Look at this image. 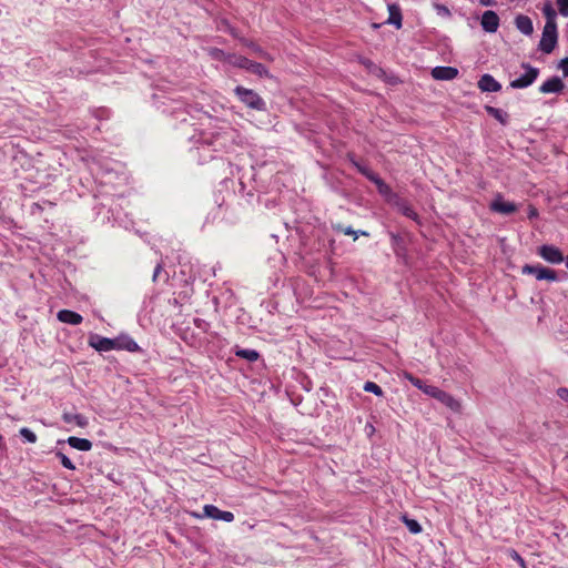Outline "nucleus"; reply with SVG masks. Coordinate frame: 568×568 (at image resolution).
Instances as JSON below:
<instances>
[{"mask_svg": "<svg viewBox=\"0 0 568 568\" xmlns=\"http://www.w3.org/2000/svg\"><path fill=\"white\" fill-rule=\"evenodd\" d=\"M227 62L236 68L244 69L255 75H258L260 78H273V75L270 73L268 69L264 64L252 61L246 57L231 54L227 58Z\"/></svg>", "mask_w": 568, "mask_h": 568, "instance_id": "1", "label": "nucleus"}, {"mask_svg": "<svg viewBox=\"0 0 568 568\" xmlns=\"http://www.w3.org/2000/svg\"><path fill=\"white\" fill-rule=\"evenodd\" d=\"M523 274L535 275L538 281H550L556 282L559 280H567L568 273L562 271L560 274L555 270L542 266L540 264L531 265L525 264L521 268Z\"/></svg>", "mask_w": 568, "mask_h": 568, "instance_id": "2", "label": "nucleus"}, {"mask_svg": "<svg viewBox=\"0 0 568 568\" xmlns=\"http://www.w3.org/2000/svg\"><path fill=\"white\" fill-rule=\"evenodd\" d=\"M234 94L247 108L256 111H266V102L254 90L246 89L237 85L234 89Z\"/></svg>", "mask_w": 568, "mask_h": 568, "instance_id": "3", "label": "nucleus"}, {"mask_svg": "<svg viewBox=\"0 0 568 568\" xmlns=\"http://www.w3.org/2000/svg\"><path fill=\"white\" fill-rule=\"evenodd\" d=\"M520 67L525 70V73L510 81L509 87L513 89H526L530 87L539 75V69L528 62H523Z\"/></svg>", "mask_w": 568, "mask_h": 568, "instance_id": "4", "label": "nucleus"}, {"mask_svg": "<svg viewBox=\"0 0 568 568\" xmlns=\"http://www.w3.org/2000/svg\"><path fill=\"white\" fill-rule=\"evenodd\" d=\"M558 43L557 26H545L538 49L544 53H551Z\"/></svg>", "mask_w": 568, "mask_h": 568, "instance_id": "5", "label": "nucleus"}, {"mask_svg": "<svg viewBox=\"0 0 568 568\" xmlns=\"http://www.w3.org/2000/svg\"><path fill=\"white\" fill-rule=\"evenodd\" d=\"M489 209L493 212H497L504 215H511L518 210L517 205L514 202L505 201L504 196L499 193L491 201Z\"/></svg>", "mask_w": 568, "mask_h": 568, "instance_id": "6", "label": "nucleus"}, {"mask_svg": "<svg viewBox=\"0 0 568 568\" xmlns=\"http://www.w3.org/2000/svg\"><path fill=\"white\" fill-rule=\"evenodd\" d=\"M538 254L547 262L552 264H560L564 262L565 256L562 252L555 245L544 244L538 248Z\"/></svg>", "mask_w": 568, "mask_h": 568, "instance_id": "7", "label": "nucleus"}, {"mask_svg": "<svg viewBox=\"0 0 568 568\" xmlns=\"http://www.w3.org/2000/svg\"><path fill=\"white\" fill-rule=\"evenodd\" d=\"M204 516L214 520H223L231 523L234 520V514L227 510H221L214 505H205L203 507Z\"/></svg>", "mask_w": 568, "mask_h": 568, "instance_id": "8", "label": "nucleus"}, {"mask_svg": "<svg viewBox=\"0 0 568 568\" xmlns=\"http://www.w3.org/2000/svg\"><path fill=\"white\" fill-rule=\"evenodd\" d=\"M499 16L495 11L487 10L483 13L480 24L485 32L495 33L499 28Z\"/></svg>", "mask_w": 568, "mask_h": 568, "instance_id": "9", "label": "nucleus"}, {"mask_svg": "<svg viewBox=\"0 0 568 568\" xmlns=\"http://www.w3.org/2000/svg\"><path fill=\"white\" fill-rule=\"evenodd\" d=\"M377 187L378 193L388 202L393 203L395 199H397L398 194L395 193L392 187L378 175L376 174L371 180Z\"/></svg>", "mask_w": 568, "mask_h": 568, "instance_id": "10", "label": "nucleus"}, {"mask_svg": "<svg viewBox=\"0 0 568 568\" xmlns=\"http://www.w3.org/2000/svg\"><path fill=\"white\" fill-rule=\"evenodd\" d=\"M477 87L481 92L489 93L501 90V84L489 73H485L479 78Z\"/></svg>", "mask_w": 568, "mask_h": 568, "instance_id": "11", "label": "nucleus"}, {"mask_svg": "<svg viewBox=\"0 0 568 568\" xmlns=\"http://www.w3.org/2000/svg\"><path fill=\"white\" fill-rule=\"evenodd\" d=\"M565 89V83L558 75H554L539 87V92L544 94L560 93Z\"/></svg>", "mask_w": 568, "mask_h": 568, "instance_id": "12", "label": "nucleus"}, {"mask_svg": "<svg viewBox=\"0 0 568 568\" xmlns=\"http://www.w3.org/2000/svg\"><path fill=\"white\" fill-rule=\"evenodd\" d=\"M88 344L97 352H109L110 351V337L101 336L97 333H90Z\"/></svg>", "mask_w": 568, "mask_h": 568, "instance_id": "13", "label": "nucleus"}, {"mask_svg": "<svg viewBox=\"0 0 568 568\" xmlns=\"http://www.w3.org/2000/svg\"><path fill=\"white\" fill-rule=\"evenodd\" d=\"M458 75V69L454 67H435L432 70V77L435 80L449 81Z\"/></svg>", "mask_w": 568, "mask_h": 568, "instance_id": "14", "label": "nucleus"}, {"mask_svg": "<svg viewBox=\"0 0 568 568\" xmlns=\"http://www.w3.org/2000/svg\"><path fill=\"white\" fill-rule=\"evenodd\" d=\"M392 205H394L398 210V212H400L404 216L413 221H419L418 214L413 210L409 203L406 200L402 199L399 195L397 196V199L394 200Z\"/></svg>", "mask_w": 568, "mask_h": 568, "instance_id": "15", "label": "nucleus"}, {"mask_svg": "<svg viewBox=\"0 0 568 568\" xmlns=\"http://www.w3.org/2000/svg\"><path fill=\"white\" fill-rule=\"evenodd\" d=\"M57 318L60 322L70 324V325H79L83 321V317L81 314H79L78 312L71 311V310H67V308L60 310L57 313Z\"/></svg>", "mask_w": 568, "mask_h": 568, "instance_id": "16", "label": "nucleus"}, {"mask_svg": "<svg viewBox=\"0 0 568 568\" xmlns=\"http://www.w3.org/2000/svg\"><path fill=\"white\" fill-rule=\"evenodd\" d=\"M388 19L386 23L394 26L396 29H400L403 26V14L397 3H389L388 7Z\"/></svg>", "mask_w": 568, "mask_h": 568, "instance_id": "17", "label": "nucleus"}, {"mask_svg": "<svg viewBox=\"0 0 568 568\" xmlns=\"http://www.w3.org/2000/svg\"><path fill=\"white\" fill-rule=\"evenodd\" d=\"M389 237H390V244H392L395 255L397 257L405 256L406 252H407V247H406V242H405L404 237L400 234L394 233V232H389Z\"/></svg>", "mask_w": 568, "mask_h": 568, "instance_id": "18", "label": "nucleus"}, {"mask_svg": "<svg viewBox=\"0 0 568 568\" xmlns=\"http://www.w3.org/2000/svg\"><path fill=\"white\" fill-rule=\"evenodd\" d=\"M119 351H126L130 353H142V348L138 343L128 334L119 335Z\"/></svg>", "mask_w": 568, "mask_h": 568, "instance_id": "19", "label": "nucleus"}, {"mask_svg": "<svg viewBox=\"0 0 568 568\" xmlns=\"http://www.w3.org/2000/svg\"><path fill=\"white\" fill-rule=\"evenodd\" d=\"M516 28L525 36H531L534 32L532 20L525 14H518L515 18Z\"/></svg>", "mask_w": 568, "mask_h": 568, "instance_id": "20", "label": "nucleus"}, {"mask_svg": "<svg viewBox=\"0 0 568 568\" xmlns=\"http://www.w3.org/2000/svg\"><path fill=\"white\" fill-rule=\"evenodd\" d=\"M240 41L243 45L251 49L255 54H257L258 58L267 61H272L273 58L268 52H266L261 45L255 43L254 41L247 39V38H240Z\"/></svg>", "mask_w": 568, "mask_h": 568, "instance_id": "21", "label": "nucleus"}, {"mask_svg": "<svg viewBox=\"0 0 568 568\" xmlns=\"http://www.w3.org/2000/svg\"><path fill=\"white\" fill-rule=\"evenodd\" d=\"M348 160L356 170L364 175L368 181L373 179L377 173L374 172L368 165L361 161H357L355 155L348 154Z\"/></svg>", "mask_w": 568, "mask_h": 568, "instance_id": "22", "label": "nucleus"}, {"mask_svg": "<svg viewBox=\"0 0 568 568\" xmlns=\"http://www.w3.org/2000/svg\"><path fill=\"white\" fill-rule=\"evenodd\" d=\"M233 352L235 356L246 359L250 363L256 362L261 356L256 349L242 348L239 345L234 346Z\"/></svg>", "mask_w": 568, "mask_h": 568, "instance_id": "23", "label": "nucleus"}, {"mask_svg": "<svg viewBox=\"0 0 568 568\" xmlns=\"http://www.w3.org/2000/svg\"><path fill=\"white\" fill-rule=\"evenodd\" d=\"M437 400L443 403L445 406L450 408L453 412H459L462 405L460 403L449 393L445 390H440L439 395L437 396Z\"/></svg>", "mask_w": 568, "mask_h": 568, "instance_id": "24", "label": "nucleus"}, {"mask_svg": "<svg viewBox=\"0 0 568 568\" xmlns=\"http://www.w3.org/2000/svg\"><path fill=\"white\" fill-rule=\"evenodd\" d=\"M67 443L69 444L70 447L78 449L80 452H89L93 445L91 440L75 436H70L67 439Z\"/></svg>", "mask_w": 568, "mask_h": 568, "instance_id": "25", "label": "nucleus"}, {"mask_svg": "<svg viewBox=\"0 0 568 568\" xmlns=\"http://www.w3.org/2000/svg\"><path fill=\"white\" fill-rule=\"evenodd\" d=\"M485 111L488 115L493 116L495 120H497L501 125H507L509 121V114L498 108L491 106V105H485Z\"/></svg>", "mask_w": 568, "mask_h": 568, "instance_id": "26", "label": "nucleus"}, {"mask_svg": "<svg viewBox=\"0 0 568 568\" xmlns=\"http://www.w3.org/2000/svg\"><path fill=\"white\" fill-rule=\"evenodd\" d=\"M62 420L67 424L75 423L79 427L84 428L89 425V420L82 414H73L69 412H63Z\"/></svg>", "mask_w": 568, "mask_h": 568, "instance_id": "27", "label": "nucleus"}, {"mask_svg": "<svg viewBox=\"0 0 568 568\" xmlns=\"http://www.w3.org/2000/svg\"><path fill=\"white\" fill-rule=\"evenodd\" d=\"M542 13L546 19L545 26H557L556 18L557 11L554 9L550 1H547L542 7Z\"/></svg>", "mask_w": 568, "mask_h": 568, "instance_id": "28", "label": "nucleus"}, {"mask_svg": "<svg viewBox=\"0 0 568 568\" xmlns=\"http://www.w3.org/2000/svg\"><path fill=\"white\" fill-rule=\"evenodd\" d=\"M402 520L409 530V532L414 535H417L423 530L422 525L416 519L409 518L407 515H403Z\"/></svg>", "mask_w": 568, "mask_h": 568, "instance_id": "29", "label": "nucleus"}, {"mask_svg": "<svg viewBox=\"0 0 568 568\" xmlns=\"http://www.w3.org/2000/svg\"><path fill=\"white\" fill-rule=\"evenodd\" d=\"M363 389L365 392H367V393L375 394L376 396H379V397L384 395V392H383L382 387L379 385H377L376 383L371 382V381H368V382H366L364 384Z\"/></svg>", "mask_w": 568, "mask_h": 568, "instance_id": "30", "label": "nucleus"}, {"mask_svg": "<svg viewBox=\"0 0 568 568\" xmlns=\"http://www.w3.org/2000/svg\"><path fill=\"white\" fill-rule=\"evenodd\" d=\"M55 456L59 458L61 465L64 468L70 469V470H74L75 469L74 464L72 463V460L65 454H63L62 452L58 450L55 453Z\"/></svg>", "mask_w": 568, "mask_h": 568, "instance_id": "31", "label": "nucleus"}, {"mask_svg": "<svg viewBox=\"0 0 568 568\" xmlns=\"http://www.w3.org/2000/svg\"><path fill=\"white\" fill-rule=\"evenodd\" d=\"M20 436L28 443H36L37 442V435L28 427H22L19 430Z\"/></svg>", "mask_w": 568, "mask_h": 568, "instance_id": "32", "label": "nucleus"}, {"mask_svg": "<svg viewBox=\"0 0 568 568\" xmlns=\"http://www.w3.org/2000/svg\"><path fill=\"white\" fill-rule=\"evenodd\" d=\"M405 379H407L413 386H415L417 389H422L425 382L416 376H414L412 373L405 372L404 373Z\"/></svg>", "mask_w": 568, "mask_h": 568, "instance_id": "33", "label": "nucleus"}, {"mask_svg": "<svg viewBox=\"0 0 568 568\" xmlns=\"http://www.w3.org/2000/svg\"><path fill=\"white\" fill-rule=\"evenodd\" d=\"M420 390H422L424 394L429 395V396H432L433 398H436V399H437V396L439 395V393H440V390H442V389H440L439 387H437V386H434V385H427V384L425 383Z\"/></svg>", "mask_w": 568, "mask_h": 568, "instance_id": "34", "label": "nucleus"}, {"mask_svg": "<svg viewBox=\"0 0 568 568\" xmlns=\"http://www.w3.org/2000/svg\"><path fill=\"white\" fill-rule=\"evenodd\" d=\"M434 8H435V10H436L438 16L444 17V18H450L452 17V12H450L449 8L446 4L435 3Z\"/></svg>", "mask_w": 568, "mask_h": 568, "instance_id": "35", "label": "nucleus"}, {"mask_svg": "<svg viewBox=\"0 0 568 568\" xmlns=\"http://www.w3.org/2000/svg\"><path fill=\"white\" fill-rule=\"evenodd\" d=\"M558 11L562 17L568 18V0H556Z\"/></svg>", "mask_w": 568, "mask_h": 568, "instance_id": "36", "label": "nucleus"}, {"mask_svg": "<svg viewBox=\"0 0 568 568\" xmlns=\"http://www.w3.org/2000/svg\"><path fill=\"white\" fill-rule=\"evenodd\" d=\"M359 63L364 65L369 72L374 73L375 69H377V64H375L371 59L368 58H359Z\"/></svg>", "mask_w": 568, "mask_h": 568, "instance_id": "37", "label": "nucleus"}, {"mask_svg": "<svg viewBox=\"0 0 568 568\" xmlns=\"http://www.w3.org/2000/svg\"><path fill=\"white\" fill-rule=\"evenodd\" d=\"M558 68H560L562 70L564 77L568 78V57H566L559 61Z\"/></svg>", "mask_w": 568, "mask_h": 568, "instance_id": "38", "label": "nucleus"}, {"mask_svg": "<svg viewBox=\"0 0 568 568\" xmlns=\"http://www.w3.org/2000/svg\"><path fill=\"white\" fill-rule=\"evenodd\" d=\"M338 230H341L345 235H353L354 240L358 239V232L354 231L352 226L341 227L338 226Z\"/></svg>", "mask_w": 568, "mask_h": 568, "instance_id": "39", "label": "nucleus"}, {"mask_svg": "<svg viewBox=\"0 0 568 568\" xmlns=\"http://www.w3.org/2000/svg\"><path fill=\"white\" fill-rule=\"evenodd\" d=\"M510 557L516 560L521 567H525L524 558L514 549L510 550Z\"/></svg>", "mask_w": 568, "mask_h": 568, "instance_id": "40", "label": "nucleus"}, {"mask_svg": "<svg viewBox=\"0 0 568 568\" xmlns=\"http://www.w3.org/2000/svg\"><path fill=\"white\" fill-rule=\"evenodd\" d=\"M384 81L390 85H396V84L400 83L399 78L396 75H393V74L392 75L386 74V78H384Z\"/></svg>", "mask_w": 568, "mask_h": 568, "instance_id": "41", "label": "nucleus"}, {"mask_svg": "<svg viewBox=\"0 0 568 568\" xmlns=\"http://www.w3.org/2000/svg\"><path fill=\"white\" fill-rule=\"evenodd\" d=\"M557 395H558L561 399H564V400L568 402V388H566V387H559V388L557 389Z\"/></svg>", "mask_w": 568, "mask_h": 568, "instance_id": "42", "label": "nucleus"}, {"mask_svg": "<svg viewBox=\"0 0 568 568\" xmlns=\"http://www.w3.org/2000/svg\"><path fill=\"white\" fill-rule=\"evenodd\" d=\"M171 103H174V104H178L179 106H173L171 109H163V112H171V113H174L178 109H180V106L182 105V102L181 101H175L173 99H168Z\"/></svg>", "mask_w": 568, "mask_h": 568, "instance_id": "43", "label": "nucleus"}, {"mask_svg": "<svg viewBox=\"0 0 568 568\" xmlns=\"http://www.w3.org/2000/svg\"><path fill=\"white\" fill-rule=\"evenodd\" d=\"M163 271V266L161 263H158L155 268H154V272H153V276H152V281L155 282L156 278L159 277V275L161 274V272Z\"/></svg>", "mask_w": 568, "mask_h": 568, "instance_id": "44", "label": "nucleus"}, {"mask_svg": "<svg viewBox=\"0 0 568 568\" xmlns=\"http://www.w3.org/2000/svg\"><path fill=\"white\" fill-rule=\"evenodd\" d=\"M374 74L377 75L379 79L384 80V78H386L387 72L383 68L377 65V69H375Z\"/></svg>", "mask_w": 568, "mask_h": 568, "instance_id": "45", "label": "nucleus"}, {"mask_svg": "<svg viewBox=\"0 0 568 568\" xmlns=\"http://www.w3.org/2000/svg\"><path fill=\"white\" fill-rule=\"evenodd\" d=\"M110 351L112 349H116L119 351V336L114 337V338H110Z\"/></svg>", "mask_w": 568, "mask_h": 568, "instance_id": "46", "label": "nucleus"}, {"mask_svg": "<svg viewBox=\"0 0 568 568\" xmlns=\"http://www.w3.org/2000/svg\"><path fill=\"white\" fill-rule=\"evenodd\" d=\"M537 216H538V210L535 206L530 205L529 206V212H528V219L531 220V219H535Z\"/></svg>", "mask_w": 568, "mask_h": 568, "instance_id": "47", "label": "nucleus"}, {"mask_svg": "<svg viewBox=\"0 0 568 568\" xmlns=\"http://www.w3.org/2000/svg\"><path fill=\"white\" fill-rule=\"evenodd\" d=\"M479 3L481 6H485V7L496 6V1L495 0H479Z\"/></svg>", "mask_w": 568, "mask_h": 568, "instance_id": "48", "label": "nucleus"}, {"mask_svg": "<svg viewBox=\"0 0 568 568\" xmlns=\"http://www.w3.org/2000/svg\"><path fill=\"white\" fill-rule=\"evenodd\" d=\"M7 449V445L4 443V438L2 435H0V452H3Z\"/></svg>", "mask_w": 568, "mask_h": 568, "instance_id": "49", "label": "nucleus"}, {"mask_svg": "<svg viewBox=\"0 0 568 568\" xmlns=\"http://www.w3.org/2000/svg\"><path fill=\"white\" fill-rule=\"evenodd\" d=\"M365 429L367 430L368 435H372L375 432V428L372 424H367Z\"/></svg>", "mask_w": 568, "mask_h": 568, "instance_id": "50", "label": "nucleus"}, {"mask_svg": "<svg viewBox=\"0 0 568 568\" xmlns=\"http://www.w3.org/2000/svg\"><path fill=\"white\" fill-rule=\"evenodd\" d=\"M230 33H231V36H232V37H234V38H236V39H239V40H240V37H239V34H237V31H236L234 28H231V29H230Z\"/></svg>", "mask_w": 568, "mask_h": 568, "instance_id": "51", "label": "nucleus"}, {"mask_svg": "<svg viewBox=\"0 0 568 568\" xmlns=\"http://www.w3.org/2000/svg\"><path fill=\"white\" fill-rule=\"evenodd\" d=\"M357 232H358V235L369 236V233L366 231H357Z\"/></svg>", "mask_w": 568, "mask_h": 568, "instance_id": "52", "label": "nucleus"}, {"mask_svg": "<svg viewBox=\"0 0 568 568\" xmlns=\"http://www.w3.org/2000/svg\"><path fill=\"white\" fill-rule=\"evenodd\" d=\"M564 261H566V267L568 268V255L565 257Z\"/></svg>", "mask_w": 568, "mask_h": 568, "instance_id": "53", "label": "nucleus"}]
</instances>
